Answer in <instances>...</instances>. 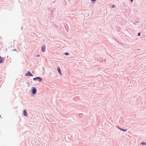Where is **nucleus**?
I'll return each mask as SVG.
<instances>
[{"label": "nucleus", "mask_w": 146, "mask_h": 146, "mask_svg": "<svg viewBox=\"0 0 146 146\" xmlns=\"http://www.w3.org/2000/svg\"><path fill=\"white\" fill-rule=\"evenodd\" d=\"M33 80H38L39 82H40L42 81V78L39 77H37L36 78H33Z\"/></svg>", "instance_id": "1"}, {"label": "nucleus", "mask_w": 146, "mask_h": 146, "mask_svg": "<svg viewBox=\"0 0 146 146\" xmlns=\"http://www.w3.org/2000/svg\"><path fill=\"white\" fill-rule=\"evenodd\" d=\"M25 75L26 76H33V75L31 74L29 72H27V73L25 74Z\"/></svg>", "instance_id": "2"}, {"label": "nucleus", "mask_w": 146, "mask_h": 146, "mask_svg": "<svg viewBox=\"0 0 146 146\" xmlns=\"http://www.w3.org/2000/svg\"><path fill=\"white\" fill-rule=\"evenodd\" d=\"M41 50L42 52H44L45 51V45H43L41 48Z\"/></svg>", "instance_id": "3"}, {"label": "nucleus", "mask_w": 146, "mask_h": 146, "mask_svg": "<svg viewBox=\"0 0 146 146\" xmlns=\"http://www.w3.org/2000/svg\"><path fill=\"white\" fill-rule=\"evenodd\" d=\"M23 114L26 117L27 116V112L25 110H23Z\"/></svg>", "instance_id": "4"}, {"label": "nucleus", "mask_w": 146, "mask_h": 146, "mask_svg": "<svg viewBox=\"0 0 146 146\" xmlns=\"http://www.w3.org/2000/svg\"><path fill=\"white\" fill-rule=\"evenodd\" d=\"M32 93L33 94H35L36 92V90L35 89H33L32 91Z\"/></svg>", "instance_id": "5"}, {"label": "nucleus", "mask_w": 146, "mask_h": 146, "mask_svg": "<svg viewBox=\"0 0 146 146\" xmlns=\"http://www.w3.org/2000/svg\"><path fill=\"white\" fill-rule=\"evenodd\" d=\"M4 60L2 57L0 56V63H2L3 61Z\"/></svg>", "instance_id": "6"}, {"label": "nucleus", "mask_w": 146, "mask_h": 146, "mask_svg": "<svg viewBox=\"0 0 146 146\" xmlns=\"http://www.w3.org/2000/svg\"><path fill=\"white\" fill-rule=\"evenodd\" d=\"M57 70H58V71L59 72V73L61 75V72H60V70L59 68V67H57Z\"/></svg>", "instance_id": "7"}, {"label": "nucleus", "mask_w": 146, "mask_h": 146, "mask_svg": "<svg viewBox=\"0 0 146 146\" xmlns=\"http://www.w3.org/2000/svg\"><path fill=\"white\" fill-rule=\"evenodd\" d=\"M119 129L123 131H126L127 130L126 129H123L120 128H119Z\"/></svg>", "instance_id": "8"}, {"label": "nucleus", "mask_w": 146, "mask_h": 146, "mask_svg": "<svg viewBox=\"0 0 146 146\" xmlns=\"http://www.w3.org/2000/svg\"><path fill=\"white\" fill-rule=\"evenodd\" d=\"M141 144H142V145H146V143H141Z\"/></svg>", "instance_id": "9"}, {"label": "nucleus", "mask_w": 146, "mask_h": 146, "mask_svg": "<svg viewBox=\"0 0 146 146\" xmlns=\"http://www.w3.org/2000/svg\"><path fill=\"white\" fill-rule=\"evenodd\" d=\"M65 54L66 55H68L69 54V53H65Z\"/></svg>", "instance_id": "10"}, {"label": "nucleus", "mask_w": 146, "mask_h": 146, "mask_svg": "<svg viewBox=\"0 0 146 146\" xmlns=\"http://www.w3.org/2000/svg\"><path fill=\"white\" fill-rule=\"evenodd\" d=\"M96 0H92V1L93 2V3H94V2H95Z\"/></svg>", "instance_id": "11"}, {"label": "nucleus", "mask_w": 146, "mask_h": 146, "mask_svg": "<svg viewBox=\"0 0 146 146\" xmlns=\"http://www.w3.org/2000/svg\"><path fill=\"white\" fill-rule=\"evenodd\" d=\"M140 35H141V34H140V33H138V36H140Z\"/></svg>", "instance_id": "12"}, {"label": "nucleus", "mask_w": 146, "mask_h": 146, "mask_svg": "<svg viewBox=\"0 0 146 146\" xmlns=\"http://www.w3.org/2000/svg\"><path fill=\"white\" fill-rule=\"evenodd\" d=\"M115 7V6L114 5H113L112 6V8H114V7Z\"/></svg>", "instance_id": "13"}, {"label": "nucleus", "mask_w": 146, "mask_h": 146, "mask_svg": "<svg viewBox=\"0 0 146 146\" xmlns=\"http://www.w3.org/2000/svg\"><path fill=\"white\" fill-rule=\"evenodd\" d=\"M130 1H131V2H133V0H130Z\"/></svg>", "instance_id": "14"}, {"label": "nucleus", "mask_w": 146, "mask_h": 146, "mask_svg": "<svg viewBox=\"0 0 146 146\" xmlns=\"http://www.w3.org/2000/svg\"><path fill=\"white\" fill-rule=\"evenodd\" d=\"M1 117V115H0V117Z\"/></svg>", "instance_id": "15"}]
</instances>
